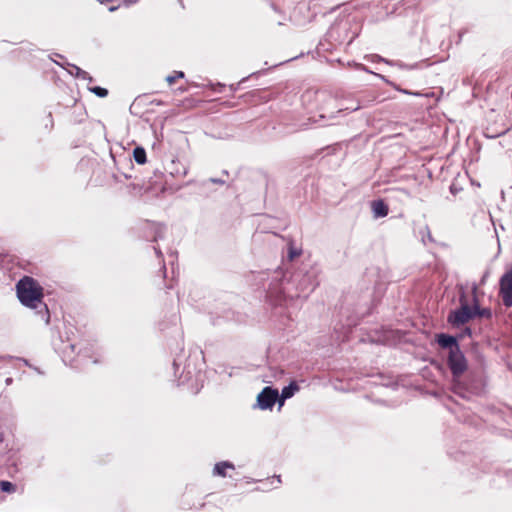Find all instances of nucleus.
<instances>
[{
    "instance_id": "1",
    "label": "nucleus",
    "mask_w": 512,
    "mask_h": 512,
    "mask_svg": "<svg viewBox=\"0 0 512 512\" xmlns=\"http://www.w3.org/2000/svg\"><path fill=\"white\" fill-rule=\"evenodd\" d=\"M318 277V267L303 265L289 276L280 268L261 271L255 274L254 281L263 288L271 306L282 307L295 298H307L319 285Z\"/></svg>"
},
{
    "instance_id": "2",
    "label": "nucleus",
    "mask_w": 512,
    "mask_h": 512,
    "mask_svg": "<svg viewBox=\"0 0 512 512\" xmlns=\"http://www.w3.org/2000/svg\"><path fill=\"white\" fill-rule=\"evenodd\" d=\"M16 295L20 303L30 309L35 310L36 315L44 321L50 322V313L47 304L43 301V287L36 279L30 276H23L16 283Z\"/></svg>"
},
{
    "instance_id": "3",
    "label": "nucleus",
    "mask_w": 512,
    "mask_h": 512,
    "mask_svg": "<svg viewBox=\"0 0 512 512\" xmlns=\"http://www.w3.org/2000/svg\"><path fill=\"white\" fill-rule=\"evenodd\" d=\"M459 304L458 308L451 310L447 315V322L454 328H459L474 319L472 305L469 304L463 289L459 296Z\"/></svg>"
},
{
    "instance_id": "4",
    "label": "nucleus",
    "mask_w": 512,
    "mask_h": 512,
    "mask_svg": "<svg viewBox=\"0 0 512 512\" xmlns=\"http://www.w3.org/2000/svg\"><path fill=\"white\" fill-rule=\"evenodd\" d=\"M447 366L451 371L453 383L456 389H462L461 376L467 370V360L461 349L449 351L447 356Z\"/></svg>"
},
{
    "instance_id": "5",
    "label": "nucleus",
    "mask_w": 512,
    "mask_h": 512,
    "mask_svg": "<svg viewBox=\"0 0 512 512\" xmlns=\"http://www.w3.org/2000/svg\"><path fill=\"white\" fill-rule=\"evenodd\" d=\"M278 400H280L278 389L266 386L257 396V407L261 410H271Z\"/></svg>"
},
{
    "instance_id": "6",
    "label": "nucleus",
    "mask_w": 512,
    "mask_h": 512,
    "mask_svg": "<svg viewBox=\"0 0 512 512\" xmlns=\"http://www.w3.org/2000/svg\"><path fill=\"white\" fill-rule=\"evenodd\" d=\"M310 10V4L301 2L294 8L292 17L298 24H304L315 17V12H311Z\"/></svg>"
},
{
    "instance_id": "7",
    "label": "nucleus",
    "mask_w": 512,
    "mask_h": 512,
    "mask_svg": "<svg viewBox=\"0 0 512 512\" xmlns=\"http://www.w3.org/2000/svg\"><path fill=\"white\" fill-rule=\"evenodd\" d=\"M435 341L440 348L449 351H457L460 349V345L457 337L446 333H438L435 336Z\"/></svg>"
},
{
    "instance_id": "8",
    "label": "nucleus",
    "mask_w": 512,
    "mask_h": 512,
    "mask_svg": "<svg viewBox=\"0 0 512 512\" xmlns=\"http://www.w3.org/2000/svg\"><path fill=\"white\" fill-rule=\"evenodd\" d=\"M364 59L369 62H372V63L383 62L387 65L396 66L401 69H414L416 67V65H408L401 61H392V60L386 59L378 54H367L364 56Z\"/></svg>"
},
{
    "instance_id": "9",
    "label": "nucleus",
    "mask_w": 512,
    "mask_h": 512,
    "mask_svg": "<svg viewBox=\"0 0 512 512\" xmlns=\"http://www.w3.org/2000/svg\"><path fill=\"white\" fill-rule=\"evenodd\" d=\"M472 308H473V318L480 317V318L491 319L493 316L492 310L490 308H481L480 307L479 300L476 295V287L473 288Z\"/></svg>"
},
{
    "instance_id": "10",
    "label": "nucleus",
    "mask_w": 512,
    "mask_h": 512,
    "mask_svg": "<svg viewBox=\"0 0 512 512\" xmlns=\"http://www.w3.org/2000/svg\"><path fill=\"white\" fill-rule=\"evenodd\" d=\"M299 389H300V387L296 381H291L289 383V385L283 387L281 394H279V399H280V400H278L279 406L280 407L283 406L284 402L287 399L293 397L295 395V393L299 391Z\"/></svg>"
},
{
    "instance_id": "11",
    "label": "nucleus",
    "mask_w": 512,
    "mask_h": 512,
    "mask_svg": "<svg viewBox=\"0 0 512 512\" xmlns=\"http://www.w3.org/2000/svg\"><path fill=\"white\" fill-rule=\"evenodd\" d=\"M374 218H383L388 215L389 207L382 199L374 200L371 203Z\"/></svg>"
},
{
    "instance_id": "12",
    "label": "nucleus",
    "mask_w": 512,
    "mask_h": 512,
    "mask_svg": "<svg viewBox=\"0 0 512 512\" xmlns=\"http://www.w3.org/2000/svg\"><path fill=\"white\" fill-rule=\"evenodd\" d=\"M348 26L349 25H348L347 22H340V23L332 25L331 28L329 29V31L327 32V37L330 40H334V41H337V42H342L343 39H340L339 37H336V34H338L340 31H347Z\"/></svg>"
},
{
    "instance_id": "13",
    "label": "nucleus",
    "mask_w": 512,
    "mask_h": 512,
    "mask_svg": "<svg viewBox=\"0 0 512 512\" xmlns=\"http://www.w3.org/2000/svg\"><path fill=\"white\" fill-rule=\"evenodd\" d=\"M227 469L234 470L235 469L234 464L232 462H230V461H220V462H217L214 465V468H213V475L214 476H220V477H226L227 476V473H226Z\"/></svg>"
},
{
    "instance_id": "14",
    "label": "nucleus",
    "mask_w": 512,
    "mask_h": 512,
    "mask_svg": "<svg viewBox=\"0 0 512 512\" xmlns=\"http://www.w3.org/2000/svg\"><path fill=\"white\" fill-rule=\"evenodd\" d=\"M68 67H70L71 69L68 70L69 74H71L72 76L76 77V78H79V79H83V80H87L89 82H92L93 81V77L90 76V74L84 70H82L80 67L74 65V64H70V63H65Z\"/></svg>"
},
{
    "instance_id": "15",
    "label": "nucleus",
    "mask_w": 512,
    "mask_h": 512,
    "mask_svg": "<svg viewBox=\"0 0 512 512\" xmlns=\"http://www.w3.org/2000/svg\"><path fill=\"white\" fill-rule=\"evenodd\" d=\"M349 66L353 67L354 69L356 70H360V71H364L366 73H369V74H373L375 75L376 77L380 78L381 80H383L384 82L388 83V84H391V82L383 75L381 74H378L376 72H373L372 70H370L367 66L361 64V63H356V62H352V63H348Z\"/></svg>"
},
{
    "instance_id": "16",
    "label": "nucleus",
    "mask_w": 512,
    "mask_h": 512,
    "mask_svg": "<svg viewBox=\"0 0 512 512\" xmlns=\"http://www.w3.org/2000/svg\"><path fill=\"white\" fill-rule=\"evenodd\" d=\"M133 157L136 163L138 164H144L147 160L146 158V151L143 147H136L133 151Z\"/></svg>"
},
{
    "instance_id": "17",
    "label": "nucleus",
    "mask_w": 512,
    "mask_h": 512,
    "mask_svg": "<svg viewBox=\"0 0 512 512\" xmlns=\"http://www.w3.org/2000/svg\"><path fill=\"white\" fill-rule=\"evenodd\" d=\"M88 90L100 98H104L108 95V90L100 86L89 87Z\"/></svg>"
},
{
    "instance_id": "18",
    "label": "nucleus",
    "mask_w": 512,
    "mask_h": 512,
    "mask_svg": "<svg viewBox=\"0 0 512 512\" xmlns=\"http://www.w3.org/2000/svg\"><path fill=\"white\" fill-rule=\"evenodd\" d=\"M152 229L155 232V235H154V237L152 239L153 241H157L158 239L162 238L164 230H165V226L164 225H162V224H153L152 225Z\"/></svg>"
},
{
    "instance_id": "19",
    "label": "nucleus",
    "mask_w": 512,
    "mask_h": 512,
    "mask_svg": "<svg viewBox=\"0 0 512 512\" xmlns=\"http://www.w3.org/2000/svg\"><path fill=\"white\" fill-rule=\"evenodd\" d=\"M1 491L6 493H12L15 491V485L10 481H1L0 482Z\"/></svg>"
},
{
    "instance_id": "20",
    "label": "nucleus",
    "mask_w": 512,
    "mask_h": 512,
    "mask_svg": "<svg viewBox=\"0 0 512 512\" xmlns=\"http://www.w3.org/2000/svg\"><path fill=\"white\" fill-rule=\"evenodd\" d=\"M361 107H362V105L360 104V102L359 101H355V103L352 106L341 105V107L338 109L337 113H341L343 111L353 112V111H357Z\"/></svg>"
},
{
    "instance_id": "21",
    "label": "nucleus",
    "mask_w": 512,
    "mask_h": 512,
    "mask_svg": "<svg viewBox=\"0 0 512 512\" xmlns=\"http://www.w3.org/2000/svg\"><path fill=\"white\" fill-rule=\"evenodd\" d=\"M185 74L182 71L175 72V75H168L166 77V81L171 85L175 82L178 78H184Z\"/></svg>"
},
{
    "instance_id": "22",
    "label": "nucleus",
    "mask_w": 512,
    "mask_h": 512,
    "mask_svg": "<svg viewBox=\"0 0 512 512\" xmlns=\"http://www.w3.org/2000/svg\"><path fill=\"white\" fill-rule=\"evenodd\" d=\"M208 183H213V184H219V185H224L225 184V181L220 179V178H209L207 180H203L201 182V186L202 187H206Z\"/></svg>"
},
{
    "instance_id": "23",
    "label": "nucleus",
    "mask_w": 512,
    "mask_h": 512,
    "mask_svg": "<svg viewBox=\"0 0 512 512\" xmlns=\"http://www.w3.org/2000/svg\"><path fill=\"white\" fill-rule=\"evenodd\" d=\"M300 254L299 251H297L296 249L294 248H289V253H288V257L292 260L294 259L296 256H298Z\"/></svg>"
},
{
    "instance_id": "24",
    "label": "nucleus",
    "mask_w": 512,
    "mask_h": 512,
    "mask_svg": "<svg viewBox=\"0 0 512 512\" xmlns=\"http://www.w3.org/2000/svg\"><path fill=\"white\" fill-rule=\"evenodd\" d=\"M396 192H397L398 194H400V195H401L402 197H404V198H408V197H410L409 192H408L407 190H405V189H397V190H396Z\"/></svg>"
},
{
    "instance_id": "25",
    "label": "nucleus",
    "mask_w": 512,
    "mask_h": 512,
    "mask_svg": "<svg viewBox=\"0 0 512 512\" xmlns=\"http://www.w3.org/2000/svg\"><path fill=\"white\" fill-rule=\"evenodd\" d=\"M424 230H425V232H426V234H427V235H426V238H428V239H429V241H432V236H431V233H430V231H429L428 227H425V228H424Z\"/></svg>"
},
{
    "instance_id": "26",
    "label": "nucleus",
    "mask_w": 512,
    "mask_h": 512,
    "mask_svg": "<svg viewBox=\"0 0 512 512\" xmlns=\"http://www.w3.org/2000/svg\"><path fill=\"white\" fill-rule=\"evenodd\" d=\"M464 334H465V335H468V336H471V334H472L471 328L466 327V328L464 329Z\"/></svg>"
},
{
    "instance_id": "27",
    "label": "nucleus",
    "mask_w": 512,
    "mask_h": 512,
    "mask_svg": "<svg viewBox=\"0 0 512 512\" xmlns=\"http://www.w3.org/2000/svg\"><path fill=\"white\" fill-rule=\"evenodd\" d=\"M224 87H225V85H223V84H221V83H218V84H217V89H215V91H217V92H221V91H222V88H224Z\"/></svg>"
},
{
    "instance_id": "28",
    "label": "nucleus",
    "mask_w": 512,
    "mask_h": 512,
    "mask_svg": "<svg viewBox=\"0 0 512 512\" xmlns=\"http://www.w3.org/2000/svg\"><path fill=\"white\" fill-rule=\"evenodd\" d=\"M173 367H174V369H175V373H176V372H177V369H178V367H179V364H178L177 359H174V361H173Z\"/></svg>"
},
{
    "instance_id": "29",
    "label": "nucleus",
    "mask_w": 512,
    "mask_h": 512,
    "mask_svg": "<svg viewBox=\"0 0 512 512\" xmlns=\"http://www.w3.org/2000/svg\"><path fill=\"white\" fill-rule=\"evenodd\" d=\"M69 348H70L71 352L74 353L75 350L77 349V345L76 344H70Z\"/></svg>"
},
{
    "instance_id": "30",
    "label": "nucleus",
    "mask_w": 512,
    "mask_h": 512,
    "mask_svg": "<svg viewBox=\"0 0 512 512\" xmlns=\"http://www.w3.org/2000/svg\"><path fill=\"white\" fill-rule=\"evenodd\" d=\"M154 250H155V253L157 254L158 257L162 256V252H161V250L159 248L154 247Z\"/></svg>"
},
{
    "instance_id": "31",
    "label": "nucleus",
    "mask_w": 512,
    "mask_h": 512,
    "mask_svg": "<svg viewBox=\"0 0 512 512\" xmlns=\"http://www.w3.org/2000/svg\"><path fill=\"white\" fill-rule=\"evenodd\" d=\"M118 8H119V5H118V6H111V7L109 8V11H110V12H114V11H116Z\"/></svg>"
},
{
    "instance_id": "32",
    "label": "nucleus",
    "mask_w": 512,
    "mask_h": 512,
    "mask_svg": "<svg viewBox=\"0 0 512 512\" xmlns=\"http://www.w3.org/2000/svg\"><path fill=\"white\" fill-rule=\"evenodd\" d=\"M401 92L405 93V94H412V92L408 91V90H400ZM413 95H419L418 93H413Z\"/></svg>"
},
{
    "instance_id": "33",
    "label": "nucleus",
    "mask_w": 512,
    "mask_h": 512,
    "mask_svg": "<svg viewBox=\"0 0 512 512\" xmlns=\"http://www.w3.org/2000/svg\"><path fill=\"white\" fill-rule=\"evenodd\" d=\"M23 362L25 363V365H27V366L31 367V365L28 363V361H27V360L23 359Z\"/></svg>"
},
{
    "instance_id": "34",
    "label": "nucleus",
    "mask_w": 512,
    "mask_h": 512,
    "mask_svg": "<svg viewBox=\"0 0 512 512\" xmlns=\"http://www.w3.org/2000/svg\"><path fill=\"white\" fill-rule=\"evenodd\" d=\"M35 371L38 373V374H42V372L38 369V368H34Z\"/></svg>"
},
{
    "instance_id": "35",
    "label": "nucleus",
    "mask_w": 512,
    "mask_h": 512,
    "mask_svg": "<svg viewBox=\"0 0 512 512\" xmlns=\"http://www.w3.org/2000/svg\"><path fill=\"white\" fill-rule=\"evenodd\" d=\"M354 37H355V36H353V37H351V38L349 39L348 44H350V43L353 41Z\"/></svg>"
},
{
    "instance_id": "36",
    "label": "nucleus",
    "mask_w": 512,
    "mask_h": 512,
    "mask_svg": "<svg viewBox=\"0 0 512 512\" xmlns=\"http://www.w3.org/2000/svg\"><path fill=\"white\" fill-rule=\"evenodd\" d=\"M3 435L0 433V443L3 441Z\"/></svg>"
},
{
    "instance_id": "37",
    "label": "nucleus",
    "mask_w": 512,
    "mask_h": 512,
    "mask_svg": "<svg viewBox=\"0 0 512 512\" xmlns=\"http://www.w3.org/2000/svg\"><path fill=\"white\" fill-rule=\"evenodd\" d=\"M48 117H49V118H50V120L52 121V114H51V113H49V114H48Z\"/></svg>"
},
{
    "instance_id": "38",
    "label": "nucleus",
    "mask_w": 512,
    "mask_h": 512,
    "mask_svg": "<svg viewBox=\"0 0 512 512\" xmlns=\"http://www.w3.org/2000/svg\"><path fill=\"white\" fill-rule=\"evenodd\" d=\"M57 65H60V66H63V67H64V64H63V63H60V62H57Z\"/></svg>"
},
{
    "instance_id": "39",
    "label": "nucleus",
    "mask_w": 512,
    "mask_h": 512,
    "mask_svg": "<svg viewBox=\"0 0 512 512\" xmlns=\"http://www.w3.org/2000/svg\"><path fill=\"white\" fill-rule=\"evenodd\" d=\"M57 65H60V66H63V67H64V64H63V63H60V62H57Z\"/></svg>"
},
{
    "instance_id": "40",
    "label": "nucleus",
    "mask_w": 512,
    "mask_h": 512,
    "mask_svg": "<svg viewBox=\"0 0 512 512\" xmlns=\"http://www.w3.org/2000/svg\"><path fill=\"white\" fill-rule=\"evenodd\" d=\"M277 480H278V482H281L280 476H277Z\"/></svg>"
}]
</instances>
